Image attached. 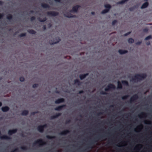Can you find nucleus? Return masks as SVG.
<instances>
[{
  "mask_svg": "<svg viewBox=\"0 0 152 152\" xmlns=\"http://www.w3.org/2000/svg\"><path fill=\"white\" fill-rule=\"evenodd\" d=\"M41 6L44 8H49L50 6L47 4L42 3L41 4Z\"/></svg>",
  "mask_w": 152,
  "mask_h": 152,
  "instance_id": "21",
  "label": "nucleus"
},
{
  "mask_svg": "<svg viewBox=\"0 0 152 152\" xmlns=\"http://www.w3.org/2000/svg\"><path fill=\"white\" fill-rule=\"evenodd\" d=\"M4 4V2L2 1H0V5H2Z\"/></svg>",
  "mask_w": 152,
  "mask_h": 152,
  "instance_id": "54",
  "label": "nucleus"
},
{
  "mask_svg": "<svg viewBox=\"0 0 152 152\" xmlns=\"http://www.w3.org/2000/svg\"><path fill=\"white\" fill-rule=\"evenodd\" d=\"M152 38V36L151 35H149L145 39V40H148Z\"/></svg>",
  "mask_w": 152,
  "mask_h": 152,
  "instance_id": "37",
  "label": "nucleus"
},
{
  "mask_svg": "<svg viewBox=\"0 0 152 152\" xmlns=\"http://www.w3.org/2000/svg\"><path fill=\"white\" fill-rule=\"evenodd\" d=\"M129 0H122L120 1H119L117 3V4H123L125 2H127Z\"/></svg>",
  "mask_w": 152,
  "mask_h": 152,
  "instance_id": "26",
  "label": "nucleus"
},
{
  "mask_svg": "<svg viewBox=\"0 0 152 152\" xmlns=\"http://www.w3.org/2000/svg\"><path fill=\"white\" fill-rule=\"evenodd\" d=\"M104 7L106 8V9L108 10L109 11L111 8V5L109 4H105L104 5Z\"/></svg>",
  "mask_w": 152,
  "mask_h": 152,
  "instance_id": "23",
  "label": "nucleus"
},
{
  "mask_svg": "<svg viewBox=\"0 0 152 152\" xmlns=\"http://www.w3.org/2000/svg\"><path fill=\"white\" fill-rule=\"evenodd\" d=\"M0 138L1 140H8L11 139V137H10L7 136V135H4L3 136H1L0 137Z\"/></svg>",
  "mask_w": 152,
  "mask_h": 152,
  "instance_id": "15",
  "label": "nucleus"
},
{
  "mask_svg": "<svg viewBox=\"0 0 152 152\" xmlns=\"http://www.w3.org/2000/svg\"><path fill=\"white\" fill-rule=\"evenodd\" d=\"M2 105V103L1 102H0V107H1Z\"/></svg>",
  "mask_w": 152,
  "mask_h": 152,
  "instance_id": "60",
  "label": "nucleus"
},
{
  "mask_svg": "<svg viewBox=\"0 0 152 152\" xmlns=\"http://www.w3.org/2000/svg\"><path fill=\"white\" fill-rule=\"evenodd\" d=\"M104 137V136H98L95 138L94 139L91 141L88 145L86 147L87 148H92V146L93 144L96 142H97L98 140H99L101 138H102Z\"/></svg>",
  "mask_w": 152,
  "mask_h": 152,
  "instance_id": "2",
  "label": "nucleus"
},
{
  "mask_svg": "<svg viewBox=\"0 0 152 152\" xmlns=\"http://www.w3.org/2000/svg\"><path fill=\"white\" fill-rule=\"evenodd\" d=\"M89 75L88 73H86L84 74H81L79 75V77L81 80H82L86 78Z\"/></svg>",
  "mask_w": 152,
  "mask_h": 152,
  "instance_id": "17",
  "label": "nucleus"
},
{
  "mask_svg": "<svg viewBox=\"0 0 152 152\" xmlns=\"http://www.w3.org/2000/svg\"><path fill=\"white\" fill-rule=\"evenodd\" d=\"M80 7V6L79 5H76L73 7L72 10L70 11L71 12H77L78 9Z\"/></svg>",
  "mask_w": 152,
  "mask_h": 152,
  "instance_id": "9",
  "label": "nucleus"
},
{
  "mask_svg": "<svg viewBox=\"0 0 152 152\" xmlns=\"http://www.w3.org/2000/svg\"><path fill=\"white\" fill-rule=\"evenodd\" d=\"M64 15L65 17L68 18H74L75 17V15H73L69 12L66 13L64 14Z\"/></svg>",
  "mask_w": 152,
  "mask_h": 152,
  "instance_id": "14",
  "label": "nucleus"
},
{
  "mask_svg": "<svg viewBox=\"0 0 152 152\" xmlns=\"http://www.w3.org/2000/svg\"><path fill=\"white\" fill-rule=\"evenodd\" d=\"M7 18L9 20H12L13 18V16L11 14H8L7 16Z\"/></svg>",
  "mask_w": 152,
  "mask_h": 152,
  "instance_id": "27",
  "label": "nucleus"
},
{
  "mask_svg": "<svg viewBox=\"0 0 152 152\" xmlns=\"http://www.w3.org/2000/svg\"><path fill=\"white\" fill-rule=\"evenodd\" d=\"M38 86V84H34L32 85V87L34 88L37 87Z\"/></svg>",
  "mask_w": 152,
  "mask_h": 152,
  "instance_id": "41",
  "label": "nucleus"
},
{
  "mask_svg": "<svg viewBox=\"0 0 152 152\" xmlns=\"http://www.w3.org/2000/svg\"><path fill=\"white\" fill-rule=\"evenodd\" d=\"M47 125L45 124L42 125H39L38 126L37 129L39 132L43 133L44 132V128H47Z\"/></svg>",
  "mask_w": 152,
  "mask_h": 152,
  "instance_id": "4",
  "label": "nucleus"
},
{
  "mask_svg": "<svg viewBox=\"0 0 152 152\" xmlns=\"http://www.w3.org/2000/svg\"><path fill=\"white\" fill-rule=\"evenodd\" d=\"M56 93H59V92H58V91H56Z\"/></svg>",
  "mask_w": 152,
  "mask_h": 152,
  "instance_id": "62",
  "label": "nucleus"
},
{
  "mask_svg": "<svg viewBox=\"0 0 152 152\" xmlns=\"http://www.w3.org/2000/svg\"><path fill=\"white\" fill-rule=\"evenodd\" d=\"M146 114L144 112H142L141 113V114L139 115V117L140 118H141V117L146 116Z\"/></svg>",
  "mask_w": 152,
  "mask_h": 152,
  "instance_id": "34",
  "label": "nucleus"
},
{
  "mask_svg": "<svg viewBox=\"0 0 152 152\" xmlns=\"http://www.w3.org/2000/svg\"><path fill=\"white\" fill-rule=\"evenodd\" d=\"M25 79L23 77H20V80L21 82H23L24 81Z\"/></svg>",
  "mask_w": 152,
  "mask_h": 152,
  "instance_id": "40",
  "label": "nucleus"
},
{
  "mask_svg": "<svg viewBox=\"0 0 152 152\" xmlns=\"http://www.w3.org/2000/svg\"><path fill=\"white\" fill-rule=\"evenodd\" d=\"M129 95H126L123 96L122 97V99L123 100H125L126 99H127L128 97H129Z\"/></svg>",
  "mask_w": 152,
  "mask_h": 152,
  "instance_id": "35",
  "label": "nucleus"
},
{
  "mask_svg": "<svg viewBox=\"0 0 152 152\" xmlns=\"http://www.w3.org/2000/svg\"><path fill=\"white\" fill-rule=\"evenodd\" d=\"M55 1L59 2L61 0H54Z\"/></svg>",
  "mask_w": 152,
  "mask_h": 152,
  "instance_id": "57",
  "label": "nucleus"
},
{
  "mask_svg": "<svg viewBox=\"0 0 152 152\" xmlns=\"http://www.w3.org/2000/svg\"><path fill=\"white\" fill-rule=\"evenodd\" d=\"M28 113V110H24L21 113V115H27Z\"/></svg>",
  "mask_w": 152,
  "mask_h": 152,
  "instance_id": "24",
  "label": "nucleus"
},
{
  "mask_svg": "<svg viewBox=\"0 0 152 152\" xmlns=\"http://www.w3.org/2000/svg\"><path fill=\"white\" fill-rule=\"evenodd\" d=\"M26 33H21V34H20L19 35V36L20 37H23L25 36H26Z\"/></svg>",
  "mask_w": 152,
  "mask_h": 152,
  "instance_id": "38",
  "label": "nucleus"
},
{
  "mask_svg": "<svg viewBox=\"0 0 152 152\" xmlns=\"http://www.w3.org/2000/svg\"><path fill=\"white\" fill-rule=\"evenodd\" d=\"M38 113V111H36V112H31V115H34L35 114L37 113Z\"/></svg>",
  "mask_w": 152,
  "mask_h": 152,
  "instance_id": "44",
  "label": "nucleus"
},
{
  "mask_svg": "<svg viewBox=\"0 0 152 152\" xmlns=\"http://www.w3.org/2000/svg\"><path fill=\"white\" fill-rule=\"evenodd\" d=\"M146 121L147 122H150V121Z\"/></svg>",
  "mask_w": 152,
  "mask_h": 152,
  "instance_id": "64",
  "label": "nucleus"
},
{
  "mask_svg": "<svg viewBox=\"0 0 152 152\" xmlns=\"http://www.w3.org/2000/svg\"><path fill=\"white\" fill-rule=\"evenodd\" d=\"M136 8L137 6H134L132 7L129 8V10L130 11H132Z\"/></svg>",
  "mask_w": 152,
  "mask_h": 152,
  "instance_id": "33",
  "label": "nucleus"
},
{
  "mask_svg": "<svg viewBox=\"0 0 152 152\" xmlns=\"http://www.w3.org/2000/svg\"><path fill=\"white\" fill-rule=\"evenodd\" d=\"M149 5V3L147 1L143 3L142 5L141 8L142 9H144L148 7Z\"/></svg>",
  "mask_w": 152,
  "mask_h": 152,
  "instance_id": "18",
  "label": "nucleus"
},
{
  "mask_svg": "<svg viewBox=\"0 0 152 152\" xmlns=\"http://www.w3.org/2000/svg\"><path fill=\"white\" fill-rule=\"evenodd\" d=\"M117 22V20H113L112 22V24L113 25H114Z\"/></svg>",
  "mask_w": 152,
  "mask_h": 152,
  "instance_id": "39",
  "label": "nucleus"
},
{
  "mask_svg": "<svg viewBox=\"0 0 152 152\" xmlns=\"http://www.w3.org/2000/svg\"><path fill=\"white\" fill-rule=\"evenodd\" d=\"M102 114H103L102 113V112H99V113H98L97 115H102Z\"/></svg>",
  "mask_w": 152,
  "mask_h": 152,
  "instance_id": "56",
  "label": "nucleus"
},
{
  "mask_svg": "<svg viewBox=\"0 0 152 152\" xmlns=\"http://www.w3.org/2000/svg\"><path fill=\"white\" fill-rule=\"evenodd\" d=\"M147 77V75L145 73H142L140 74H136L133 77H132L131 81L135 82V81L137 80V81H140L144 79Z\"/></svg>",
  "mask_w": 152,
  "mask_h": 152,
  "instance_id": "1",
  "label": "nucleus"
},
{
  "mask_svg": "<svg viewBox=\"0 0 152 152\" xmlns=\"http://www.w3.org/2000/svg\"><path fill=\"white\" fill-rule=\"evenodd\" d=\"M143 30L144 32L147 33L148 32V28H144Z\"/></svg>",
  "mask_w": 152,
  "mask_h": 152,
  "instance_id": "45",
  "label": "nucleus"
},
{
  "mask_svg": "<svg viewBox=\"0 0 152 152\" xmlns=\"http://www.w3.org/2000/svg\"><path fill=\"white\" fill-rule=\"evenodd\" d=\"M61 115V113H56L54 115L51 116L50 117V119L53 120L55 118H57L58 117L60 116Z\"/></svg>",
  "mask_w": 152,
  "mask_h": 152,
  "instance_id": "11",
  "label": "nucleus"
},
{
  "mask_svg": "<svg viewBox=\"0 0 152 152\" xmlns=\"http://www.w3.org/2000/svg\"><path fill=\"white\" fill-rule=\"evenodd\" d=\"M70 132V131L68 130H64L62 132H61L60 133V134L61 135H65L69 133Z\"/></svg>",
  "mask_w": 152,
  "mask_h": 152,
  "instance_id": "20",
  "label": "nucleus"
},
{
  "mask_svg": "<svg viewBox=\"0 0 152 152\" xmlns=\"http://www.w3.org/2000/svg\"><path fill=\"white\" fill-rule=\"evenodd\" d=\"M31 20L32 21L34 20L35 19V17L34 16H32L31 18Z\"/></svg>",
  "mask_w": 152,
  "mask_h": 152,
  "instance_id": "48",
  "label": "nucleus"
},
{
  "mask_svg": "<svg viewBox=\"0 0 152 152\" xmlns=\"http://www.w3.org/2000/svg\"><path fill=\"white\" fill-rule=\"evenodd\" d=\"M66 107V105L65 104H63L56 107L54 109L56 111H60L62 110L63 108L65 107Z\"/></svg>",
  "mask_w": 152,
  "mask_h": 152,
  "instance_id": "13",
  "label": "nucleus"
},
{
  "mask_svg": "<svg viewBox=\"0 0 152 152\" xmlns=\"http://www.w3.org/2000/svg\"><path fill=\"white\" fill-rule=\"evenodd\" d=\"M119 53L121 55L127 53H128V51L126 50H123L121 49H120L118 50Z\"/></svg>",
  "mask_w": 152,
  "mask_h": 152,
  "instance_id": "19",
  "label": "nucleus"
},
{
  "mask_svg": "<svg viewBox=\"0 0 152 152\" xmlns=\"http://www.w3.org/2000/svg\"><path fill=\"white\" fill-rule=\"evenodd\" d=\"M30 12L31 13H33L34 12V11L33 10H31L30 11Z\"/></svg>",
  "mask_w": 152,
  "mask_h": 152,
  "instance_id": "59",
  "label": "nucleus"
},
{
  "mask_svg": "<svg viewBox=\"0 0 152 152\" xmlns=\"http://www.w3.org/2000/svg\"><path fill=\"white\" fill-rule=\"evenodd\" d=\"M18 148H17L12 151L11 152H16L17 151H18Z\"/></svg>",
  "mask_w": 152,
  "mask_h": 152,
  "instance_id": "49",
  "label": "nucleus"
},
{
  "mask_svg": "<svg viewBox=\"0 0 152 152\" xmlns=\"http://www.w3.org/2000/svg\"><path fill=\"white\" fill-rule=\"evenodd\" d=\"M61 41V39L59 37L56 38L55 39L51 40L49 42V43L51 45H53L58 43Z\"/></svg>",
  "mask_w": 152,
  "mask_h": 152,
  "instance_id": "6",
  "label": "nucleus"
},
{
  "mask_svg": "<svg viewBox=\"0 0 152 152\" xmlns=\"http://www.w3.org/2000/svg\"><path fill=\"white\" fill-rule=\"evenodd\" d=\"M117 88H118L120 89H121L122 88V85L119 81L118 82Z\"/></svg>",
  "mask_w": 152,
  "mask_h": 152,
  "instance_id": "28",
  "label": "nucleus"
},
{
  "mask_svg": "<svg viewBox=\"0 0 152 152\" xmlns=\"http://www.w3.org/2000/svg\"><path fill=\"white\" fill-rule=\"evenodd\" d=\"M18 129H17L9 130L8 131V134L9 135H12V134L16 133Z\"/></svg>",
  "mask_w": 152,
  "mask_h": 152,
  "instance_id": "10",
  "label": "nucleus"
},
{
  "mask_svg": "<svg viewBox=\"0 0 152 152\" xmlns=\"http://www.w3.org/2000/svg\"><path fill=\"white\" fill-rule=\"evenodd\" d=\"M46 144L45 142L42 139H40L35 141L33 143L34 146L35 145L37 144H39V146H42Z\"/></svg>",
  "mask_w": 152,
  "mask_h": 152,
  "instance_id": "3",
  "label": "nucleus"
},
{
  "mask_svg": "<svg viewBox=\"0 0 152 152\" xmlns=\"http://www.w3.org/2000/svg\"><path fill=\"white\" fill-rule=\"evenodd\" d=\"M148 0H144V1H146V2L147 1H148Z\"/></svg>",
  "mask_w": 152,
  "mask_h": 152,
  "instance_id": "63",
  "label": "nucleus"
},
{
  "mask_svg": "<svg viewBox=\"0 0 152 152\" xmlns=\"http://www.w3.org/2000/svg\"><path fill=\"white\" fill-rule=\"evenodd\" d=\"M84 92V91L83 90H81L79 91V94H81L82 93H83Z\"/></svg>",
  "mask_w": 152,
  "mask_h": 152,
  "instance_id": "53",
  "label": "nucleus"
},
{
  "mask_svg": "<svg viewBox=\"0 0 152 152\" xmlns=\"http://www.w3.org/2000/svg\"><path fill=\"white\" fill-rule=\"evenodd\" d=\"M48 25H49L50 27L51 26V25L50 23Z\"/></svg>",
  "mask_w": 152,
  "mask_h": 152,
  "instance_id": "61",
  "label": "nucleus"
},
{
  "mask_svg": "<svg viewBox=\"0 0 152 152\" xmlns=\"http://www.w3.org/2000/svg\"><path fill=\"white\" fill-rule=\"evenodd\" d=\"M138 98V96L137 94H135L132 96L130 99V102H134Z\"/></svg>",
  "mask_w": 152,
  "mask_h": 152,
  "instance_id": "8",
  "label": "nucleus"
},
{
  "mask_svg": "<svg viewBox=\"0 0 152 152\" xmlns=\"http://www.w3.org/2000/svg\"><path fill=\"white\" fill-rule=\"evenodd\" d=\"M115 88V86L112 84H109L105 88L104 90L106 91H109L111 89H114Z\"/></svg>",
  "mask_w": 152,
  "mask_h": 152,
  "instance_id": "5",
  "label": "nucleus"
},
{
  "mask_svg": "<svg viewBox=\"0 0 152 152\" xmlns=\"http://www.w3.org/2000/svg\"><path fill=\"white\" fill-rule=\"evenodd\" d=\"M46 137L47 138L49 139H52L56 138L55 136H51L48 135H47Z\"/></svg>",
  "mask_w": 152,
  "mask_h": 152,
  "instance_id": "32",
  "label": "nucleus"
},
{
  "mask_svg": "<svg viewBox=\"0 0 152 152\" xmlns=\"http://www.w3.org/2000/svg\"><path fill=\"white\" fill-rule=\"evenodd\" d=\"M43 29L44 30H46V27L45 25H44L43 27Z\"/></svg>",
  "mask_w": 152,
  "mask_h": 152,
  "instance_id": "52",
  "label": "nucleus"
},
{
  "mask_svg": "<svg viewBox=\"0 0 152 152\" xmlns=\"http://www.w3.org/2000/svg\"><path fill=\"white\" fill-rule=\"evenodd\" d=\"M146 44L147 45H150V42H147L146 43Z\"/></svg>",
  "mask_w": 152,
  "mask_h": 152,
  "instance_id": "55",
  "label": "nucleus"
},
{
  "mask_svg": "<svg viewBox=\"0 0 152 152\" xmlns=\"http://www.w3.org/2000/svg\"><path fill=\"white\" fill-rule=\"evenodd\" d=\"M142 42L141 41H138V42H136L135 44L137 45H140V44H141Z\"/></svg>",
  "mask_w": 152,
  "mask_h": 152,
  "instance_id": "46",
  "label": "nucleus"
},
{
  "mask_svg": "<svg viewBox=\"0 0 152 152\" xmlns=\"http://www.w3.org/2000/svg\"><path fill=\"white\" fill-rule=\"evenodd\" d=\"M70 122H71V120H67L66 121L65 124H68L70 123Z\"/></svg>",
  "mask_w": 152,
  "mask_h": 152,
  "instance_id": "50",
  "label": "nucleus"
},
{
  "mask_svg": "<svg viewBox=\"0 0 152 152\" xmlns=\"http://www.w3.org/2000/svg\"><path fill=\"white\" fill-rule=\"evenodd\" d=\"M108 12L109 11L108 10H107V9H105L102 11L101 13L102 14H104Z\"/></svg>",
  "mask_w": 152,
  "mask_h": 152,
  "instance_id": "36",
  "label": "nucleus"
},
{
  "mask_svg": "<svg viewBox=\"0 0 152 152\" xmlns=\"http://www.w3.org/2000/svg\"><path fill=\"white\" fill-rule=\"evenodd\" d=\"M47 14L48 15L50 16H56L58 15L59 14V13L57 12L51 11L48 12H47Z\"/></svg>",
  "mask_w": 152,
  "mask_h": 152,
  "instance_id": "7",
  "label": "nucleus"
},
{
  "mask_svg": "<svg viewBox=\"0 0 152 152\" xmlns=\"http://www.w3.org/2000/svg\"><path fill=\"white\" fill-rule=\"evenodd\" d=\"M100 93L102 95H106L107 94V93H106V92L103 91H102L100 92Z\"/></svg>",
  "mask_w": 152,
  "mask_h": 152,
  "instance_id": "43",
  "label": "nucleus"
},
{
  "mask_svg": "<svg viewBox=\"0 0 152 152\" xmlns=\"http://www.w3.org/2000/svg\"><path fill=\"white\" fill-rule=\"evenodd\" d=\"M134 39L131 38H129L128 40V42L129 43H132L134 42Z\"/></svg>",
  "mask_w": 152,
  "mask_h": 152,
  "instance_id": "31",
  "label": "nucleus"
},
{
  "mask_svg": "<svg viewBox=\"0 0 152 152\" xmlns=\"http://www.w3.org/2000/svg\"><path fill=\"white\" fill-rule=\"evenodd\" d=\"M74 83L75 84L77 85L78 86H80L81 85V83L80 81L77 79H76L74 80Z\"/></svg>",
  "mask_w": 152,
  "mask_h": 152,
  "instance_id": "22",
  "label": "nucleus"
},
{
  "mask_svg": "<svg viewBox=\"0 0 152 152\" xmlns=\"http://www.w3.org/2000/svg\"><path fill=\"white\" fill-rule=\"evenodd\" d=\"M121 83L124 85L126 86H129V83L126 80H122L121 81Z\"/></svg>",
  "mask_w": 152,
  "mask_h": 152,
  "instance_id": "30",
  "label": "nucleus"
},
{
  "mask_svg": "<svg viewBox=\"0 0 152 152\" xmlns=\"http://www.w3.org/2000/svg\"><path fill=\"white\" fill-rule=\"evenodd\" d=\"M21 149L23 150H26L27 149V147L26 146H21Z\"/></svg>",
  "mask_w": 152,
  "mask_h": 152,
  "instance_id": "42",
  "label": "nucleus"
},
{
  "mask_svg": "<svg viewBox=\"0 0 152 152\" xmlns=\"http://www.w3.org/2000/svg\"><path fill=\"white\" fill-rule=\"evenodd\" d=\"M95 12H91V14L92 15H95Z\"/></svg>",
  "mask_w": 152,
  "mask_h": 152,
  "instance_id": "58",
  "label": "nucleus"
},
{
  "mask_svg": "<svg viewBox=\"0 0 152 152\" xmlns=\"http://www.w3.org/2000/svg\"><path fill=\"white\" fill-rule=\"evenodd\" d=\"M1 110L4 112H7L10 110V108L7 106L3 107L1 108Z\"/></svg>",
  "mask_w": 152,
  "mask_h": 152,
  "instance_id": "16",
  "label": "nucleus"
},
{
  "mask_svg": "<svg viewBox=\"0 0 152 152\" xmlns=\"http://www.w3.org/2000/svg\"><path fill=\"white\" fill-rule=\"evenodd\" d=\"M38 20L40 22H43L46 21L47 20V18L46 17H45L42 19L40 18H38Z\"/></svg>",
  "mask_w": 152,
  "mask_h": 152,
  "instance_id": "29",
  "label": "nucleus"
},
{
  "mask_svg": "<svg viewBox=\"0 0 152 152\" xmlns=\"http://www.w3.org/2000/svg\"><path fill=\"white\" fill-rule=\"evenodd\" d=\"M27 31L29 33L31 34H35L36 33L35 31L33 29H29Z\"/></svg>",
  "mask_w": 152,
  "mask_h": 152,
  "instance_id": "25",
  "label": "nucleus"
},
{
  "mask_svg": "<svg viewBox=\"0 0 152 152\" xmlns=\"http://www.w3.org/2000/svg\"><path fill=\"white\" fill-rule=\"evenodd\" d=\"M65 102V99L63 98L58 99L55 101V103L56 104H60Z\"/></svg>",
  "mask_w": 152,
  "mask_h": 152,
  "instance_id": "12",
  "label": "nucleus"
},
{
  "mask_svg": "<svg viewBox=\"0 0 152 152\" xmlns=\"http://www.w3.org/2000/svg\"><path fill=\"white\" fill-rule=\"evenodd\" d=\"M4 16V14L3 13H0V19H1Z\"/></svg>",
  "mask_w": 152,
  "mask_h": 152,
  "instance_id": "51",
  "label": "nucleus"
},
{
  "mask_svg": "<svg viewBox=\"0 0 152 152\" xmlns=\"http://www.w3.org/2000/svg\"><path fill=\"white\" fill-rule=\"evenodd\" d=\"M131 31H129V32H127V33H126V34H124V36H127V35H129V34H131Z\"/></svg>",
  "mask_w": 152,
  "mask_h": 152,
  "instance_id": "47",
  "label": "nucleus"
}]
</instances>
